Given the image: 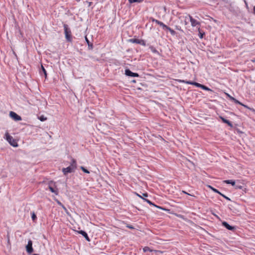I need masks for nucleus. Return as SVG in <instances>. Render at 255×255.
<instances>
[{"mask_svg": "<svg viewBox=\"0 0 255 255\" xmlns=\"http://www.w3.org/2000/svg\"><path fill=\"white\" fill-rule=\"evenodd\" d=\"M77 165L76 160L75 159L72 158L70 162V165L66 168H62V171L63 173V174L64 175H66L68 173L75 172L77 168Z\"/></svg>", "mask_w": 255, "mask_h": 255, "instance_id": "1", "label": "nucleus"}, {"mask_svg": "<svg viewBox=\"0 0 255 255\" xmlns=\"http://www.w3.org/2000/svg\"><path fill=\"white\" fill-rule=\"evenodd\" d=\"M137 196H138V197H139L140 198H142V197L140 195H139V194H137Z\"/></svg>", "mask_w": 255, "mask_h": 255, "instance_id": "39", "label": "nucleus"}, {"mask_svg": "<svg viewBox=\"0 0 255 255\" xmlns=\"http://www.w3.org/2000/svg\"><path fill=\"white\" fill-rule=\"evenodd\" d=\"M166 30H168L172 35H175L176 34V32L169 27H168Z\"/></svg>", "mask_w": 255, "mask_h": 255, "instance_id": "18", "label": "nucleus"}, {"mask_svg": "<svg viewBox=\"0 0 255 255\" xmlns=\"http://www.w3.org/2000/svg\"><path fill=\"white\" fill-rule=\"evenodd\" d=\"M203 90H204L205 91H211V89H210L209 88H208V87L205 86V85H202V88H201Z\"/></svg>", "mask_w": 255, "mask_h": 255, "instance_id": "22", "label": "nucleus"}, {"mask_svg": "<svg viewBox=\"0 0 255 255\" xmlns=\"http://www.w3.org/2000/svg\"><path fill=\"white\" fill-rule=\"evenodd\" d=\"M222 225L227 229L230 231H234L236 230V227L230 225L227 222L224 221L222 223Z\"/></svg>", "mask_w": 255, "mask_h": 255, "instance_id": "10", "label": "nucleus"}, {"mask_svg": "<svg viewBox=\"0 0 255 255\" xmlns=\"http://www.w3.org/2000/svg\"><path fill=\"white\" fill-rule=\"evenodd\" d=\"M143 252L145 253V252H147L148 251L150 252L151 251L149 247H145L143 248Z\"/></svg>", "mask_w": 255, "mask_h": 255, "instance_id": "25", "label": "nucleus"}, {"mask_svg": "<svg viewBox=\"0 0 255 255\" xmlns=\"http://www.w3.org/2000/svg\"><path fill=\"white\" fill-rule=\"evenodd\" d=\"M65 38L68 42H72V37L70 29L68 27L67 24H64L63 25Z\"/></svg>", "mask_w": 255, "mask_h": 255, "instance_id": "2", "label": "nucleus"}, {"mask_svg": "<svg viewBox=\"0 0 255 255\" xmlns=\"http://www.w3.org/2000/svg\"><path fill=\"white\" fill-rule=\"evenodd\" d=\"M152 21L153 22H155L157 24H159V22H160V21L155 19L154 18L152 19Z\"/></svg>", "mask_w": 255, "mask_h": 255, "instance_id": "29", "label": "nucleus"}, {"mask_svg": "<svg viewBox=\"0 0 255 255\" xmlns=\"http://www.w3.org/2000/svg\"><path fill=\"white\" fill-rule=\"evenodd\" d=\"M78 233L79 234L82 235L87 241H88V242L90 241V239L86 232H85L84 231H83V230H81L80 231H78Z\"/></svg>", "mask_w": 255, "mask_h": 255, "instance_id": "12", "label": "nucleus"}, {"mask_svg": "<svg viewBox=\"0 0 255 255\" xmlns=\"http://www.w3.org/2000/svg\"><path fill=\"white\" fill-rule=\"evenodd\" d=\"M187 17L188 16H185V21H184V23H185V24L186 25L187 24V21H186V19L187 18Z\"/></svg>", "mask_w": 255, "mask_h": 255, "instance_id": "34", "label": "nucleus"}, {"mask_svg": "<svg viewBox=\"0 0 255 255\" xmlns=\"http://www.w3.org/2000/svg\"><path fill=\"white\" fill-rule=\"evenodd\" d=\"M57 204L60 205V206L62 207V208L64 209V210H66V208H65V207L58 200H57Z\"/></svg>", "mask_w": 255, "mask_h": 255, "instance_id": "26", "label": "nucleus"}, {"mask_svg": "<svg viewBox=\"0 0 255 255\" xmlns=\"http://www.w3.org/2000/svg\"><path fill=\"white\" fill-rule=\"evenodd\" d=\"M254 13L255 14V6L253 8Z\"/></svg>", "mask_w": 255, "mask_h": 255, "instance_id": "37", "label": "nucleus"}, {"mask_svg": "<svg viewBox=\"0 0 255 255\" xmlns=\"http://www.w3.org/2000/svg\"><path fill=\"white\" fill-rule=\"evenodd\" d=\"M5 136L6 140L8 143L13 147H17L18 146L17 141L14 139L12 136L9 134L8 132H6Z\"/></svg>", "mask_w": 255, "mask_h": 255, "instance_id": "3", "label": "nucleus"}, {"mask_svg": "<svg viewBox=\"0 0 255 255\" xmlns=\"http://www.w3.org/2000/svg\"><path fill=\"white\" fill-rule=\"evenodd\" d=\"M128 0L130 3H132L134 2L140 3V2H142L144 0Z\"/></svg>", "mask_w": 255, "mask_h": 255, "instance_id": "21", "label": "nucleus"}, {"mask_svg": "<svg viewBox=\"0 0 255 255\" xmlns=\"http://www.w3.org/2000/svg\"><path fill=\"white\" fill-rule=\"evenodd\" d=\"M188 16L190 19V21L191 22V24L192 26L195 27L199 26L200 27V23L198 21L196 20V19H194L190 15L188 14Z\"/></svg>", "mask_w": 255, "mask_h": 255, "instance_id": "5", "label": "nucleus"}, {"mask_svg": "<svg viewBox=\"0 0 255 255\" xmlns=\"http://www.w3.org/2000/svg\"><path fill=\"white\" fill-rule=\"evenodd\" d=\"M86 2L88 4V6H90L92 4V2H91V1H86Z\"/></svg>", "mask_w": 255, "mask_h": 255, "instance_id": "33", "label": "nucleus"}, {"mask_svg": "<svg viewBox=\"0 0 255 255\" xmlns=\"http://www.w3.org/2000/svg\"><path fill=\"white\" fill-rule=\"evenodd\" d=\"M39 119L42 121V122H43V121H45L46 120L47 118H45L44 116H41L39 118Z\"/></svg>", "mask_w": 255, "mask_h": 255, "instance_id": "27", "label": "nucleus"}, {"mask_svg": "<svg viewBox=\"0 0 255 255\" xmlns=\"http://www.w3.org/2000/svg\"><path fill=\"white\" fill-rule=\"evenodd\" d=\"M48 188L52 193H54L56 195L58 194V190L57 189H54L50 185L48 186Z\"/></svg>", "mask_w": 255, "mask_h": 255, "instance_id": "14", "label": "nucleus"}, {"mask_svg": "<svg viewBox=\"0 0 255 255\" xmlns=\"http://www.w3.org/2000/svg\"><path fill=\"white\" fill-rule=\"evenodd\" d=\"M32 255H40L37 254H33Z\"/></svg>", "mask_w": 255, "mask_h": 255, "instance_id": "40", "label": "nucleus"}, {"mask_svg": "<svg viewBox=\"0 0 255 255\" xmlns=\"http://www.w3.org/2000/svg\"><path fill=\"white\" fill-rule=\"evenodd\" d=\"M152 51H153V52H157L156 50H155V49H154L153 50H152Z\"/></svg>", "mask_w": 255, "mask_h": 255, "instance_id": "38", "label": "nucleus"}, {"mask_svg": "<svg viewBox=\"0 0 255 255\" xmlns=\"http://www.w3.org/2000/svg\"><path fill=\"white\" fill-rule=\"evenodd\" d=\"M160 26H161L163 29L166 30V29L168 28V26H167L166 25H165L164 23H163L162 22L160 21L159 23V24Z\"/></svg>", "mask_w": 255, "mask_h": 255, "instance_id": "19", "label": "nucleus"}, {"mask_svg": "<svg viewBox=\"0 0 255 255\" xmlns=\"http://www.w3.org/2000/svg\"><path fill=\"white\" fill-rule=\"evenodd\" d=\"M142 195H143V196L146 197H147V196H148L147 193H143Z\"/></svg>", "mask_w": 255, "mask_h": 255, "instance_id": "35", "label": "nucleus"}, {"mask_svg": "<svg viewBox=\"0 0 255 255\" xmlns=\"http://www.w3.org/2000/svg\"><path fill=\"white\" fill-rule=\"evenodd\" d=\"M85 40H86L89 47L90 49H92L93 48V44L89 41V39H88V38L86 36L85 37Z\"/></svg>", "mask_w": 255, "mask_h": 255, "instance_id": "17", "label": "nucleus"}, {"mask_svg": "<svg viewBox=\"0 0 255 255\" xmlns=\"http://www.w3.org/2000/svg\"><path fill=\"white\" fill-rule=\"evenodd\" d=\"M125 74L129 77H138L139 75L137 73H133L131 72L129 69H128L125 70Z\"/></svg>", "mask_w": 255, "mask_h": 255, "instance_id": "9", "label": "nucleus"}, {"mask_svg": "<svg viewBox=\"0 0 255 255\" xmlns=\"http://www.w3.org/2000/svg\"><path fill=\"white\" fill-rule=\"evenodd\" d=\"M127 227H128L129 229H133V228L131 226H128Z\"/></svg>", "mask_w": 255, "mask_h": 255, "instance_id": "36", "label": "nucleus"}, {"mask_svg": "<svg viewBox=\"0 0 255 255\" xmlns=\"http://www.w3.org/2000/svg\"><path fill=\"white\" fill-rule=\"evenodd\" d=\"M26 250L27 252L30 254L33 252V249L32 248V242L29 240L28 241L27 245L26 246Z\"/></svg>", "mask_w": 255, "mask_h": 255, "instance_id": "6", "label": "nucleus"}, {"mask_svg": "<svg viewBox=\"0 0 255 255\" xmlns=\"http://www.w3.org/2000/svg\"><path fill=\"white\" fill-rule=\"evenodd\" d=\"M209 187L214 192L218 193L220 195H222V193L219 191H218L217 189L214 188V187H212L211 186H209Z\"/></svg>", "mask_w": 255, "mask_h": 255, "instance_id": "20", "label": "nucleus"}, {"mask_svg": "<svg viewBox=\"0 0 255 255\" xmlns=\"http://www.w3.org/2000/svg\"><path fill=\"white\" fill-rule=\"evenodd\" d=\"M221 195L223 197H224L226 199L229 200V201L231 200V199L229 197L226 196L224 194H222V195Z\"/></svg>", "mask_w": 255, "mask_h": 255, "instance_id": "32", "label": "nucleus"}, {"mask_svg": "<svg viewBox=\"0 0 255 255\" xmlns=\"http://www.w3.org/2000/svg\"><path fill=\"white\" fill-rule=\"evenodd\" d=\"M10 117L15 121H19L21 120L20 116L18 115L16 113L11 111L9 113Z\"/></svg>", "mask_w": 255, "mask_h": 255, "instance_id": "8", "label": "nucleus"}, {"mask_svg": "<svg viewBox=\"0 0 255 255\" xmlns=\"http://www.w3.org/2000/svg\"><path fill=\"white\" fill-rule=\"evenodd\" d=\"M198 31H199V37H200V38L202 39L203 38V36L204 35H205V32H201V29H200V27H199L198 28Z\"/></svg>", "mask_w": 255, "mask_h": 255, "instance_id": "16", "label": "nucleus"}, {"mask_svg": "<svg viewBox=\"0 0 255 255\" xmlns=\"http://www.w3.org/2000/svg\"><path fill=\"white\" fill-rule=\"evenodd\" d=\"M129 41L132 43L139 44L143 45V46L145 45V41L143 40H141V39L132 38V39H129Z\"/></svg>", "mask_w": 255, "mask_h": 255, "instance_id": "7", "label": "nucleus"}, {"mask_svg": "<svg viewBox=\"0 0 255 255\" xmlns=\"http://www.w3.org/2000/svg\"><path fill=\"white\" fill-rule=\"evenodd\" d=\"M41 67H42V71L45 75V76H46L47 75V73H46V70L44 69V68L43 67V66H41Z\"/></svg>", "mask_w": 255, "mask_h": 255, "instance_id": "31", "label": "nucleus"}, {"mask_svg": "<svg viewBox=\"0 0 255 255\" xmlns=\"http://www.w3.org/2000/svg\"><path fill=\"white\" fill-rule=\"evenodd\" d=\"M220 118L222 120V122L223 123L228 124V125L229 126L231 127H233V125H232V123L230 121L225 119L223 117H220Z\"/></svg>", "mask_w": 255, "mask_h": 255, "instance_id": "13", "label": "nucleus"}, {"mask_svg": "<svg viewBox=\"0 0 255 255\" xmlns=\"http://www.w3.org/2000/svg\"><path fill=\"white\" fill-rule=\"evenodd\" d=\"M231 99H232V100L233 101H234L235 102V103L241 105H242L243 106H244L245 107H247V106L244 105V104H243L242 103H241L240 101H239L238 100H237L235 98H234L233 97H231Z\"/></svg>", "mask_w": 255, "mask_h": 255, "instance_id": "15", "label": "nucleus"}, {"mask_svg": "<svg viewBox=\"0 0 255 255\" xmlns=\"http://www.w3.org/2000/svg\"><path fill=\"white\" fill-rule=\"evenodd\" d=\"M77 1H80L81 0H76Z\"/></svg>", "mask_w": 255, "mask_h": 255, "instance_id": "41", "label": "nucleus"}, {"mask_svg": "<svg viewBox=\"0 0 255 255\" xmlns=\"http://www.w3.org/2000/svg\"><path fill=\"white\" fill-rule=\"evenodd\" d=\"M182 192L184 194H187L188 195H189V196H193L194 197V195H192V194H189L188 193H187V192L185 191H182Z\"/></svg>", "mask_w": 255, "mask_h": 255, "instance_id": "30", "label": "nucleus"}, {"mask_svg": "<svg viewBox=\"0 0 255 255\" xmlns=\"http://www.w3.org/2000/svg\"><path fill=\"white\" fill-rule=\"evenodd\" d=\"M224 183H226L227 184H231L232 186H234L236 187V188L237 189H241L242 186H238L236 185L235 184V181L233 180H226L224 181Z\"/></svg>", "mask_w": 255, "mask_h": 255, "instance_id": "11", "label": "nucleus"}, {"mask_svg": "<svg viewBox=\"0 0 255 255\" xmlns=\"http://www.w3.org/2000/svg\"><path fill=\"white\" fill-rule=\"evenodd\" d=\"M31 218L33 221H35L36 220L37 217L34 212L31 213Z\"/></svg>", "mask_w": 255, "mask_h": 255, "instance_id": "23", "label": "nucleus"}, {"mask_svg": "<svg viewBox=\"0 0 255 255\" xmlns=\"http://www.w3.org/2000/svg\"><path fill=\"white\" fill-rule=\"evenodd\" d=\"M178 81L180 83H186V84H189V85H194L196 87H198V88H202V86L203 85H202V84H201L200 83H197V82H192V81H186V80H179Z\"/></svg>", "mask_w": 255, "mask_h": 255, "instance_id": "4", "label": "nucleus"}, {"mask_svg": "<svg viewBox=\"0 0 255 255\" xmlns=\"http://www.w3.org/2000/svg\"><path fill=\"white\" fill-rule=\"evenodd\" d=\"M144 200H145V201H146L148 204H149L150 205H154V206H155V205L154 204H153V203L151 202V201H150V200H148V199H144ZM156 207H157V208H159L158 206H156Z\"/></svg>", "mask_w": 255, "mask_h": 255, "instance_id": "28", "label": "nucleus"}, {"mask_svg": "<svg viewBox=\"0 0 255 255\" xmlns=\"http://www.w3.org/2000/svg\"><path fill=\"white\" fill-rule=\"evenodd\" d=\"M80 168L81 169V170L85 173H89L90 172L89 170H88L87 169H86L83 166H81L80 167Z\"/></svg>", "mask_w": 255, "mask_h": 255, "instance_id": "24", "label": "nucleus"}]
</instances>
